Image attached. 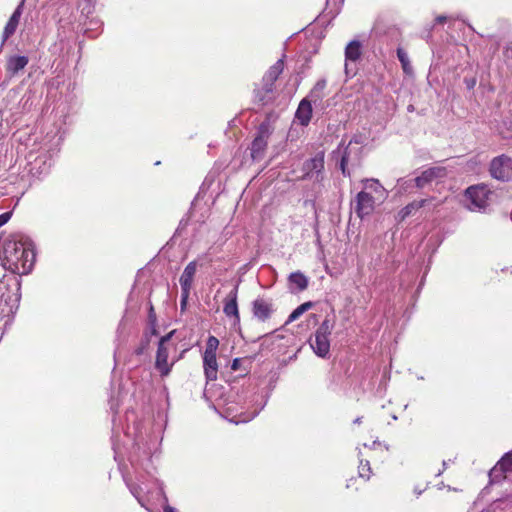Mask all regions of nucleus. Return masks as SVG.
<instances>
[{
	"label": "nucleus",
	"instance_id": "1",
	"mask_svg": "<svg viewBox=\"0 0 512 512\" xmlns=\"http://www.w3.org/2000/svg\"><path fill=\"white\" fill-rule=\"evenodd\" d=\"M35 263V253L22 242L6 241L3 245L1 265L17 275L30 273Z\"/></svg>",
	"mask_w": 512,
	"mask_h": 512
},
{
	"label": "nucleus",
	"instance_id": "2",
	"mask_svg": "<svg viewBox=\"0 0 512 512\" xmlns=\"http://www.w3.org/2000/svg\"><path fill=\"white\" fill-rule=\"evenodd\" d=\"M272 131V126L268 120L259 125L257 135L250 147V155L253 161L259 162L264 159Z\"/></svg>",
	"mask_w": 512,
	"mask_h": 512
},
{
	"label": "nucleus",
	"instance_id": "3",
	"mask_svg": "<svg viewBox=\"0 0 512 512\" xmlns=\"http://www.w3.org/2000/svg\"><path fill=\"white\" fill-rule=\"evenodd\" d=\"M333 325L325 319L315 332L314 339H310V346L313 351L322 358H325L330 351L329 335Z\"/></svg>",
	"mask_w": 512,
	"mask_h": 512
},
{
	"label": "nucleus",
	"instance_id": "4",
	"mask_svg": "<svg viewBox=\"0 0 512 512\" xmlns=\"http://www.w3.org/2000/svg\"><path fill=\"white\" fill-rule=\"evenodd\" d=\"M174 333L175 330L170 331L165 336H162L158 342V348L155 359V368L160 373L161 377H167L170 374L173 365L175 364V361L168 363V344Z\"/></svg>",
	"mask_w": 512,
	"mask_h": 512
},
{
	"label": "nucleus",
	"instance_id": "5",
	"mask_svg": "<svg viewBox=\"0 0 512 512\" xmlns=\"http://www.w3.org/2000/svg\"><path fill=\"white\" fill-rule=\"evenodd\" d=\"M363 156V148L354 146L352 141L345 147L341 159H340V170L342 174L346 177H350L351 173L349 170V166L351 168H358L361 166Z\"/></svg>",
	"mask_w": 512,
	"mask_h": 512
},
{
	"label": "nucleus",
	"instance_id": "6",
	"mask_svg": "<svg viewBox=\"0 0 512 512\" xmlns=\"http://www.w3.org/2000/svg\"><path fill=\"white\" fill-rule=\"evenodd\" d=\"M489 173L494 179L508 181L512 175V158L505 154L494 157L489 165Z\"/></svg>",
	"mask_w": 512,
	"mask_h": 512
},
{
	"label": "nucleus",
	"instance_id": "7",
	"mask_svg": "<svg viewBox=\"0 0 512 512\" xmlns=\"http://www.w3.org/2000/svg\"><path fill=\"white\" fill-rule=\"evenodd\" d=\"M448 171L444 166H433L424 170L419 176L414 179L415 186L419 189L424 188L432 182H438L446 178Z\"/></svg>",
	"mask_w": 512,
	"mask_h": 512
},
{
	"label": "nucleus",
	"instance_id": "8",
	"mask_svg": "<svg viewBox=\"0 0 512 512\" xmlns=\"http://www.w3.org/2000/svg\"><path fill=\"white\" fill-rule=\"evenodd\" d=\"M491 194L488 186L484 183L469 186L465 190V196L477 208H485Z\"/></svg>",
	"mask_w": 512,
	"mask_h": 512
},
{
	"label": "nucleus",
	"instance_id": "9",
	"mask_svg": "<svg viewBox=\"0 0 512 512\" xmlns=\"http://www.w3.org/2000/svg\"><path fill=\"white\" fill-rule=\"evenodd\" d=\"M375 208V198L370 192L360 191L354 201V211L361 219L370 215Z\"/></svg>",
	"mask_w": 512,
	"mask_h": 512
},
{
	"label": "nucleus",
	"instance_id": "10",
	"mask_svg": "<svg viewBox=\"0 0 512 512\" xmlns=\"http://www.w3.org/2000/svg\"><path fill=\"white\" fill-rule=\"evenodd\" d=\"M252 312L255 318L265 322L270 319L274 312L273 303L265 298H257L252 303Z\"/></svg>",
	"mask_w": 512,
	"mask_h": 512
},
{
	"label": "nucleus",
	"instance_id": "11",
	"mask_svg": "<svg viewBox=\"0 0 512 512\" xmlns=\"http://www.w3.org/2000/svg\"><path fill=\"white\" fill-rule=\"evenodd\" d=\"M237 296H238V286H236L227 295V297L224 300V307H223L224 314L229 318H233L234 325L240 323V314H239V310H238Z\"/></svg>",
	"mask_w": 512,
	"mask_h": 512
},
{
	"label": "nucleus",
	"instance_id": "12",
	"mask_svg": "<svg viewBox=\"0 0 512 512\" xmlns=\"http://www.w3.org/2000/svg\"><path fill=\"white\" fill-rule=\"evenodd\" d=\"M507 473H512V451L506 453L491 470L493 478H506Z\"/></svg>",
	"mask_w": 512,
	"mask_h": 512
},
{
	"label": "nucleus",
	"instance_id": "13",
	"mask_svg": "<svg viewBox=\"0 0 512 512\" xmlns=\"http://www.w3.org/2000/svg\"><path fill=\"white\" fill-rule=\"evenodd\" d=\"M275 86L265 82V80L262 79L261 86L255 88L254 90V97L255 101L258 102L261 105H266L269 102L273 100V93H274Z\"/></svg>",
	"mask_w": 512,
	"mask_h": 512
},
{
	"label": "nucleus",
	"instance_id": "14",
	"mask_svg": "<svg viewBox=\"0 0 512 512\" xmlns=\"http://www.w3.org/2000/svg\"><path fill=\"white\" fill-rule=\"evenodd\" d=\"M22 6L21 3L18 5V7L15 9L11 17L9 18L7 24L4 27L3 34H2V43L7 41L15 32L19 25L20 18L22 15Z\"/></svg>",
	"mask_w": 512,
	"mask_h": 512
},
{
	"label": "nucleus",
	"instance_id": "15",
	"mask_svg": "<svg viewBox=\"0 0 512 512\" xmlns=\"http://www.w3.org/2000/svg\"><path fill=\"white\" fill-rule=\"evenodd\" d=\"M196 271H197V262L196 261H191L186 265V267L184 268V271L179 279V282L181 285V290H185V292L187 290H191Z\"/></svg>",
	"mask_w": 512,
	"mask_h": 512
},
{
	"label": "nucleus",
	"instance_id": "16",
	"mask_svg": "<svg viewBox=\"0 0 512 512\" xmlns=\"http://www.w3.org/2000/svg\"><path fill=\"white\" fill-rule=\"evenodd\" d=\"M204 374L207 381H215L218 374L216 355H203Z\"/></svg>",
	"mask_w": 512,
	"mask_h": 512
},
{
	"label": "nucleus",
	"instance_id": "17",
	"mask_svg": "<svg viewBox=\"0 0 512 512\" xmlns=\"http://www.w3.org/2000/svg\"><path fill=\"white\" fill-rule=\"evenodd\" d=\"M324 169V154L319 153L315 157L307 160L303 164L304 177L309 176L312 172L320 173Z\"/></svg>",
	"mask_w": 512,
	"mask_h": 512
},
{
	"label": "nucleus",
	"instance_id": "18",
	"mask_svg": "<svg viewBox=\"0 0 512 512\" xmlns=\"http://www.w3.org/2000/svg\"><path fill=\"white\" fill-rule=\"evenodd\" d=\"M29 59L26 56H12L7 60L6 71L11 75H16L28 64Z\"/></svg>",
	"mask_w": 512,
	"mask_h": 512
},
{
	"label": "nucleus",
	"instance_id": "19",
	"mask_svg": "<svg viewBox=\"0 0 512 512\" xmlns=\"http://www.w3.org/2000/svg\"><path fill=\"white\" fill-rule=\"evenodd\" d=\"M312 117V106L310 101L307 99H303L296 111V118L300 122L301 125L307 126Z\"/></svg>",
	"mask_w": 512,
	"mask_h": 512
},
{
	"label": "nucleus",
	"instance_id": "20",
	"mask_svg": "<svg viewBox=\"0 0 512 512\" xmlns=\"http://www.w3.org/2000/svg\"><path fill=\"white\" fill-rule=\"evenodd\" d=\"M284 69V61L283 59H279L274 65H272L268 71L263 76V80L275 86V82L282 74Z\"/></svg>",
	"mask_w": 512,
	"mask_h": 512
},
{
	"label": "nucleus",
	"instance_id": "21",
	"mask_svg": "<svg viewBox=\"0 0 512 512\" xmlns=\"http://www.w3.org/2000/svg\"><path fill=\"white\" fill-rule=\"evenodd\" d=\"M429 201V199H421V200H414L410 203H408L406 206H404L399 211V217L400 220H404L410 215H412L414 212L418 211L422 207L426 205V203Z\"/></svg>",
	"mask_w": 512,
	"mask_h": 512
},
{
	"label": "nucleus",
	"instance_id": "22",
	"mask_svg": "<svg viewBox=\"0 0 512 512\" xmlns=\"http://www.w3.org/2000/svg\"><path fill=\"white\" fill-rule=\"evenodd\" d=\"M288 281L290 285H293L298 291H304L309 285V279L302 272L297 271L289 275Z\"/></svg>",
	"mask_w": 512,
	"mask_h": 512
},
{
	"label": "nucleus",
	"instance_id": "23",
	"mask_svg": "<svg viewBox=\"0 0 512 512\" xmlns=\"http://www.w3.org/2000/svg\"><path fill=\"white\" fill-rule=\"evenodd\" d=\"M362 55V45L359 41L353 40L351 41L345 49V57L350 61H357L360 59Z\"/></svg>",
	"mask_w": 512,
	"mask_h": 512
},
{
	"label": "nucleus",
	"instance_id": "24",
	"mask_svg": "<svg viewBox=\"0 0 512 512\" xmlns=\"http://www.w3.org/2000/svg\"><path fill=\"white\" fill-rule=\"evenodd\" d=\"M362 182L364 183V191L374 193L379 197L383 196L384 187L377 179H365Z\"/></svg>",
	"mask_w": 512,
	"mask_h": 512
},
{
	"label": "nucleus",
	"instance_id": "25",
	"mask_svg": "<svg viewBox=\"0 0 512 512\" xmlns=\"http://www.w3.org/2000/svg\"><path fill=\"white\" fill-rule=\"evenodd\" d=\"M314 305L313 302L308 301L299 305L288 317L287 324L297 320L302 314L312 308Z\"/></svg>",
	"mask_w": 512,
	"mask_h": 512
},
{
	"label": "nucleus",
	"instance_id": "26",
	"mask_svg": "<svg viewBox=\"0 0 512 512\" xmlns=\"http://www.w3.org/2000/svg\"><path fill=\"white\" fill-rule=\"evenodd\" d=\"M397 57H398V60L401 63V66H402V69H403L404 73L411 74L412 73V66L410 64L408 55L404 51V49H402L400 47L397 49Z\"/></svg>",
	"mask_w": 512,
	"mask_h": 512
},
{
	"label": "nucleus",
	"instance_id": "27",
	"mask_svg": "<svg viewBox=\"0 0 512 512\" xmlns=\"http://www.w3.org/2000/svg\"><path fill=\"white\" fill-rule=\"evenodd\" d=\"M358 472L360 478L364 479L365 481L369 480L372 474L370 462L368 460L361 459L358 466Z\"/></svg>",
	"mask_w": 512,
	"mask_h": 512
},
{
	"label": "nucleus",
	"instance_id": "28",
	"mask_svg": "<svg viewBox=\"0 0 512 512\" xmlns=\"http://www.w3.org/2000/svg\"><path fill=\"white\" fill-rule=\"evenodd\" d=\"M219 346V340L215 336H209L206 342L204 355H216Z\"/></svg>",
	"mask_w": 512,
	"mask_h": 512
},
{
	"label": "nucleus",
	"instance_id": "29",
	"mask_svg": "<svg viewBox=\"0 0 512 512\" xmlns=\"http://www.w3.org/2000/svg\"><path fill=\"white\" fill-rule=\"evenodd\" d=\"M148 321L150 326H155L157 322L156 312L152 304H150L148 312Z\"/></svg>",
	"mask_w": 512,
	"mask_h": 512
},
{
	"label": "nucleus",
	"instance_id": "30",
	"mask_svg": "<svg viewBox=\"0 0 512 512\" xmlns=\"http://www.w3.org/2000/svg\"><path fill=\"white\" fill-rule=\"evenodd\" d=\"M149 345V338L146 337L145 340H143L139 347L135 349L136 355H142L148 348Z\"/></svg>",
	"mask_w": 512,
	"mask_h": 512
},
{
	"label": "nucleus",
	"instance_id": "31",
	"mask_svg": "<svg viewBox=\"0 0 512 512\" xmlns=\"http://www.w3.org/2000/svg\"><path fill=\"white\" fill-rule=\"evenodd\" d=\"M500 509V501H494L487 508L483 509L481 512H497Z\"/></svg>",
	"mask_w": 512,
	"mask_h": 512
},
{
	"label": "nucleus",
	"instance_id": "32",
	"mask_svg": "<svg viewBox=\"0 0 512 512\" xmlns=\"http://www.w3.org/2000/svg\"><path fill=\"white\" fill-rule=\"evenodd\" d=\"M191 290H181V309H185Z\"/></svg>",
	"mask_w": 512,
	"mask_h": 512
},
{
	"label": "nucleus",
	"instance_id": "33",
	"mask_svg": "<svg viewBox=\"0 0 512 512\" xmlns=\"http://www.w3.org/2000/svg\"><path fill=\"white\" fill-rule=\"evenodd\" d=\"M11 217H12V212L11 211L2 213L0 215V227L5 225L10 220Z\"/></svg>",
	"mask_w": 512,
	"mask_h": 512
},
{
	"label": "nucleus",
	"instance_id": "34",
	"mask_svg": "<svg viewBox=\"0 0 512 512\" xmlns=\"http://www.w3.org/2000/svg\"><path fill=\"white\" fill-rule=\"evenodd\" d=\"M325 88V82H318L314 89L312 90L311 92V96H313L314 94H316L317 92H321L323 89Z\"/></svg>",
	"mask_w": 512,
	"mask_h": 512
},
{
	"label": "nucleus",
	"instance_id": "35",
	"mask_svg": "<svg viewBox=\"0 0 512 512\" xmlns=\"http://www.w3.org/2000/svg\"><path fill=\"white\" fill-rule=\"evenodd\" d=\"M435 21L438 24H444L447 21V17L443 16V15H440V16L436 17Z\"/></svg>",
	"mask_w": 512,
	"mask_h": 512
},
{
	"label": "nucleus",
	"instance_id": "36",
	"mask_svg": "<svg viewBox=\"0 0 512 512\" xmlns=\"http://www.w3.org/2000/svg\"><path fill=\"white\" fill-rule=\"evenodd\" d=\"M239 363H240L239 359H234L233 362H232L231 369L236 371L238 369V367H239Z\"/></svg>",
	"mask_w": 512,
	"mask_h": 512
},
{
	"label": "nucleus",
	"instance_id": "37",
	"mask_svg": "<svg viewBox=\"0 0 512 512\" xmlns=\"http://www.w3.org/2000/svg\"><path fill=\"white\" fill-rule=\"evenodd\" d=\"M164 512H177L175 508L171 507V506H166L164 508Z\"/></svg>",
	"mask_w": 512,
	"mask_h": 512
},
{
	"label": "nucleus",
	"instance_id": "38",
	"mask_svg": "<svg viewBox=\"0 0 512 512\" xmlns=\"http://www.w3.org/2000/svg\"><path fill=\"white\" fill-rule=\"evenodd\" d=\"M151 334H152V335H157V334H158V331H157L156 325H155V326H151Z\"/></svg>",
	"mask_w": 512,
	"mask_h": 512
}]
</instances>
